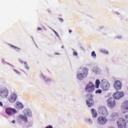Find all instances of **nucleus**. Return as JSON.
I'll return each instance as SVG.
<instances>
[{
    "instance_id": "0eeeda50",
    "label": "nucleus",
    "mask_w": 128,
    "mask_h": 128,
    "mask_svg": "<svg viewBox=\"0 0 128 128\" xmlns=\"http://www.w3.org/2000/svg\"><path fill=\"white\" fill-rule=\"evenodd\" d=\"M98 112L99 114H102V116H107L108 115V112L106 108L102 106H100L99 107L98 109Z\"/></svg>"
},
{
    "instance_id": "aec40b11",
    "label": "nucleus",
    "mask_w": 128,
    "mask_h": 128,
    "mask_svg": "<svg viewBox=\"0 0 128 128\" xmlns=\"http://www.w3.org/2000/svg\"><path fill=\"white\" fill-rule=\"evenodd\" d=\"M12 48H14V50H16L17 52H20V48H18L16 46H14V45H11Z\"/></svg>"
},
{
    "instance_id": "2f4dec72",
    "label": "nucleus",
    "mask_w": 128,
    "mask_h": 128,
    "mask_svg": "<svg viewBox=\"0 0 128 128\" xmlns=\"http://www.w3.org/2000/svg\"><path fill=\"white\" fill-rule=\"evenodd\" d=\"M55 54H58V55H60V53H58V52H56L55 53Z\"/></svg>"
},
{
    "instance_id": "4c0bfd02",
    "label": "nucleus",
    "mask_w": 128,
    "mask_h": 128,
    "mask_svg": "<svg viewBox=\"0 0 128 128\" xmlns=\"http://www.w3.org/2000/svg\"><path fill=\"white\" fill-rule=\"evenodd\" d=\"M30 116H31V115H30Z\"/></svg>"
},
{
    "instance_id": "f257e3e1",
    "label": "nucleus",
    "mask_w": 128,
    "mask_h": 128,
    "mask_svg": "<svg viewBox=\"0 0 128 128\" xmlns=\"http://www.w3.org/2000/svg\"><path fill=\"white\" fill-rule=\"evenodd\" d=\"M86 96L88 98L86 101L87 106L88 108L94 106V94L88 93Z\"/></svg>"
},
{
    "instance_id": "7ed1b4c3",
    "label": "nucleus",
    "mask_w": 128,
    "mask_h": 128,
    "mask_svg": "<svg viewBox=\"0 0 128 128\" xmlns=\"http://www.w3.org/2000/svg\"><path fill=\"white\" fill-rule=\"evenodd\" d=\"M94 88H96L94 84L92 82H90L87 84L85 88V90L87 92H94Z\"/></svg>"
},
{
    "instance_id": "dca6fc26",
    "label": "nucleus",
    "mask_w": 128,
    "mask_h": 128,
    "mask_svg": "<svg viewBox=\"0 0 128 128\" xmlns=\"http://www.w3.org/2000/svg\"><path fill=\"white\" fill-rule=\"evenodd\" d=\"M28 114L25 115L20 114L19 116V118L20 120H21L24 122H28Z\"/></svg>"
},
{
    "instance_id": "9d476101",
    "label": "nucleus",
    "mask_w": 128,
    "mask_h": 128,
    "mask_svg": "<svg viewBox=\"0 0 128 128\" xmlns=\"http://www.w3.org/2000/svg\"><path fill=\"white\" fill-rule=\"evenodd\" d=\"M5 112L8 116H12V114H16L18 111L14 108H6Z\"/></svg>"
},
{
    "instance_id": "b1692460",
    "label": "nucleus",
    "mask_w": 128,
    "mask_h": 128,
    "mask_svg": "<svg viewBox=\"0 0 128 128\" xmlns=\"http://www.w3.org/2000/svg\"><path fill=\"white\" fill-rule=\"evenodd\" d=\"M14 72H16V74H20V72H18V70H14Z\"/></svg>"
},
{
    "instance_id": "473e14b6",
    "label": "nucleus",
    "mask_w": 128,
    "mask_h": 128,
    "mask_svg": "<svg viewBox=\"0 0 128 128\" xmlns=\"http://www.w3.org/2000/svg\"><path fill=\"white\" fill-rule=\"evenodd\" d=\"M81 49L82 50H84V48L83 47H82Z\"/></svg>"
},
{
    "instance_id": "9b49d317",
    "label": "nucleus",
    "mask_w": 128,
    "mask_h": 128,
    "mask_svg": "<svg viewBox=\"0 0 128 128\" xmlns=\"http://www.w3.org/2000/svg\"><path fill=\"white\" fill-rule=\"evenodd\" d=\"M121 108L124 114L128 112V101H124V102L122 104Z\"/></svg>"
},
{
    "instance_id": "f704fd0d",
    "label": "nucleus",
    "mask_w": 128,
    "mask_h": 128,
    "mask_svg": "<svg viewBox=\"0 0 128 128\" xmlns=\"http://www.w3.org/2000/svg\"><path fill=\"white\" fill-rule=\"evenodd\" d=\"M88 121H89V122H90V119H89V120H88Z\"/></svg>"
},
{
    "instance_id": "412c9836",
    "label": "nucleus",
    "mask_w": 128,
    "mask_h": 128,
    "mask_svg": "<svg viewBox=\"0 0 128 128\" xmlns=\"http://www.w3.org/2000/svg\"><path fill=\"white\" fill-rule=\"evenodd\" d=\"M92 58H96V52H94V51L92 52Z\"/></svg>"
},
{
    "instance_id": "c85d7f7f",
    "label": "nucleus",
    "mask_w": 128,
    "mask_h": 128,
    "mask_svg": "<svg viewBox=\"0 0 128 128\" xmlns=\"http://www.w3.org/2000/svg\"><path fill=\"white\" fill-rule=\"evenodd\" d=\"M0 106H3L2 102H0Z\"/></svg>"
},
{
    "instance_id": "5701e85b",
    "label": "nucleus",
    "mask_w": 128,
    "mask_h": 128,
    "mask_svg": "<svg viewBox=\"0 0 128 128\" xmlns=\"http://www.w3.org/2000/svg\"><path fill=\"white\" fill-rule=\"evenodd\" d=\"M102 91L100 89H98L96 91V94H102Z\"/></svg>"
},
{
    "instance_id": "393cba45",
    "label": "nucleus",
    "mask_w": 128,
    "mask_h": 128,
    "mask_svg": "<svg viewBox=\"0 0 128 128\" xmlns=\"http://www.w3.org/2000/svg\"><path fill=\"white\" fill-rule=\"evenodd\" d=\"M60 21L61 22H64V19L62 18H58Z\"/></svg>"
},
{
    "instance_id": "a211bd4d",
    "label": "nucleus",
    "mask_w": 128,
    "mask_h": 128,
    "mask_svg": "<svg viewBox=\"0 0 128 128\" xmlns=\"http://www.w3.org/2000/svg\"><path fill=\"white\" fill-rule=\"evenodd\" d=\"M91 114L92 115L93 118H96L98 116V114L96 112V110L92 108L91 110Z\"/></svg>"
},
{
    "instance_id": "4468645a",
    "label": "nucleus",
    "mask_w": 128,
    "mask_h": 128,
    "mask_svg": "<svg viewBox=\"0 0 128 128\" xmlns=\"http://www.w3.org/2000/svg\"><path fill=\"white\" fill-rule=\"evenodd\" d=\"M18 96H16V94L14 93H12L8 97V100L11 103L14 102L16 100Z\"/></svg>"
},
{
    "instance_id": "c756f323",
    "label": "nucleus",
    "mask_w": 128,
    "mask_h": 128,
    "mask_svg": "<svg viewBox=\"0 0 128 128\" xmlns=\"http://www.w3.org/2000/svg\"><path fill=\"white\" fill-rule=\"evenodd\" d=\"M38 30H42V28H38Z\"/></svg>"
},
{
    "instance_id": "c9c22d12",
    "label": "nucleus",
    "mask_w": 128,
    "mask_h": 128,
    "mask_svg": "<svg viewBox=\"0 0 128 128\" xmlns=\"http://www.w3.org/2000/svg\"><path fill=\"white\" fill-rule=\"evenodd\" d=\"M22 64H24V62H22Z\"/></svg>"
},
{
    "instance_id": "f03ea898",
    "label": "nucleus",
    "mask_w": 128,
    "mask_h": 128,
    "mask_svg": "<svg viewBox=\"0 0 128 128\" xmlns=\"http://www.w3.org/2000/svg\"><path fill=\"white\" fill-rule=\"evenodd\" d=\"M88 70L86 68H84L82 70V72L81 73H79L77 75V78L78 80H84V78H86L88 76Z\"/></svg>"
},
{
    "instance_id": "6e6552de",
    "label": "nucleus",
    "mask_w": 128,
    "mask_h": 128,
    "mask_svg": "<svg viewBox=\"0 0 128 128\" xmlns=\"http://www.w3.org/2000/svg\"><path fill=\"white\" fill-rule=\"evenodd\" d=\"M100 86L103 90H108L110 88V84L107 81L102 80L101 82Z\"/></svg>"
},
{
    "instance_id": "f3484780",
    "label": "nucleus",
    "mask_w": 128,
    "mask_h": 128,
    "mask_svg": "<svg viewBox=\"0 0 128 128\" xmlns=\"http://www.w3.org/2000/svg\"><path fill=\"white\" fill-rule=\"evenodd\" d=\"M16 110H22L24 108V104L20 102H16Z\"/></svg>"
},
{
    "instance_id": "f8f14e48",
    "label": "nucleus",
    "mask_w": 128,
    "mask_h": 128,
    "mask_svg": "<svg viewBox=\"0 0 128 128\" xmlns=\"http://www.w3.org/2000/svg\"><path fill=\"white\" fill-rule=\"evenodd\" d=\"M124 95V94L123 92H116L113 94V96L114 98H116V100H120Z\"/></svg>"
},
{
    "instance_id": "20e7f679",
    "label": "nucleus",
    "mask_w": 128,
    "mask_h": 128,
    "mask_svg": "<svg viewBox=\"0 0 128 128\" xmlns=\"http://www.w3.org/2000/svg\"><path fill=\"white\" fill-rule=\"evenodd\" d=\"M118 126V128H126V122L124 118H120L117 122Z\"/></svg>"
},
{
    "instance_id": "1a4fd4ad",
    "label": "nucleus",
    "mask_w": 128,
    "mask_h": 128,
    "mask_svg": "<svg viewBox=\"0 0 128 128\" xmlns=\"http://www.w3.org/2000/svg\"><path fill=\"white\" fill-rule=\"evenodd\" d=\"M8 96V90L6 88H2L0 91V96L4 98Z\"/></svg>"
},
{
    "instance_id": "72a5a7b5",
    "label": "nucleus",
    "mask_w": 128,
    "mask_h": 128,
    "mask_svg": "<svg viewBox=\"0 0 128 128\" xmlns=\"http://www.w3.org/2000/svg\"><path fill=\"white\" fill-rule=\"evenodd\" d=\"M69 32H70V34H72V31H71V30H69Z\"/></svg>"
},
{
    "instance_id": "a878e982",
    "label": "nucleus",
    "mask_w": 128,
    "mask_h": 128,
    "mask_svg": "<svg viewBox=\"0 0 128 128\" xmlns=\"http://www.w3.org/2000/svg\"><path fill=\"white\" fill-rule=\"evenodd\" d=\"M73 54L74 56H78V52H73Z\"/></svg>"
},
{
    "instance_id": "2eb2a0df",
    "label": "nucleus",
    "mask_w": 128,
    "mask_h": 128,
    "mask_svg": "<svg viewBox=\"0 0 128 128\" xmlns=\"http://www.w3.org/2000/svg\"><path fill=\"white\" fill-rule=\"evenodd\" d=\"M117 118H118V114L116 112H113L111 114L110 116L108 118V120L112 122L116 120Z\"/></svg>"
},
{
    "instance_id": "cd10ccee",
    "label": "nucleus",
    "mask_w": 128,
    "mask_h": 128,
    "mask_svg": "<svg viewBox=\"0 0 128 128\" xmlns=\"http://www.w3.org/2000/svg\"><path fill=\"white\" fill-rule=\"evenodd\" d=\"M53 31L54 32V34H56L57 36H59L58 34V32H56V30H54Z\"/></svg>"
},
{
    "instance_id": "39448f33",
    "label": "nucleus",
    "mask_w": 128,
    "mask_h": 128,
    "mask_svg": "<svg viewBox=\"0 0 128 128\" xmlns=\"http://www.w3.org/2000/svg\"><path fill=\"white\" fill-rule=\"evenodd\" d=\"M106 117L100 116L97 119V122L100 126H104L108 122V120Z\"/></svg>"
},
{
    "instance_id": "bb28decb",
    "label": "nucleus",
    "mask_w": 128,
    "mask_h": 128,
    "mask_svg": "<svg viewBox=\"0 0 128 128\" xmlns=\"http://www.w3.org/2000/svg\"><path fill=\"white\" fill-rule=\"evenodd\" d=\"M46 128H52V126L50 125L47 126Z\"/></svg>"
},
{
    "instance_id": "6ab92c4d",
    "label": "nucleus",
    "mask_w": 128,
    "mask_h": 128,
    "mask_svg": "<svg viewBox=\"0 0 128 128\" xmlns=\"http://www.w3.org/2000/svg\"><path fill=\"white\" fill-rule=\"evenodd\" d=\"M100 82L98 80H96V88H100Z\"/></svg>"
},
{
    "instance_id": "e433bc0d",
    "label": "nucleus",
    "mask_w": 128,
    "mask_h": 128,
    "mask_svg": "<svg viewBox=\"0 0 128 128\" xmlns=\"http://www.w3.org/2000/svg\"><path fill=\"white\" fill-rule=\"evenodd\" d=\"M64 47H63V46H62V48H63Z\"/></svg>"
},
{
    "instance_id": "ddd939ff",
    "label": "nucleus",
    "mask_w": 128,
    "mask_h": 128,
    "mask_svg": "<svg viewBox=\"0 0 128 128\" xmlns=\"http://www.w3.org/2000/svg\"><path fill=\"white\" fill-rule=\"evenodd\" d=\"M122 82L120 80H116L114 82V86L116 90H122Z\"/></svg>"
},
{
    "instance_id": "7c9ffc66",
    "label": "nucleus",
    "mask_w": 128,
    "mask_h": 128,
    "mask_svg": "<svg viewBox=\"0 0 128 128\" xmlns=\"http://www.w3.org/2000/svg\"><path fill=\"white\" fill-rule=\"evenodd\" d=\"M12 124H16V120H12Z\"/></svg>"
},
{
    "instance_id": "423d86ee",
    "label": "nucleus",
    "mask_w": 128,
    "mask_h": 128,
    "mask_svg": "<svg viewBox=\"0 0 128 128\" xmlns=\"http://www.w3.org/2000/svg\"><path fill=\"white\" fill-rule=\"evenodd\" d=\"M116 100L113 98H110L107 100V105L110 108H114L116 106Z\"/></svg>"
},
{
    "instance_id": "4be33fe9",
    "label": "nucleus",
    "mask_w": 128,
    "mask_h": 128,
    "mask_svg": "<svg viewBox=\"0 0 128 128\" xmlns=\"http://www.w3.org/2000/svg\"><path fill=\"white\" fill-rule=\"evenodd\" d=\"M24 64H25V68L27 70H30V66H28V62H24Z\"/></svg>"
}]
</instances>
